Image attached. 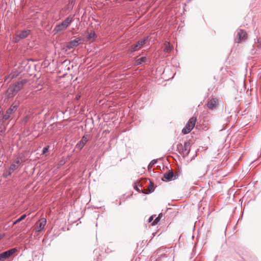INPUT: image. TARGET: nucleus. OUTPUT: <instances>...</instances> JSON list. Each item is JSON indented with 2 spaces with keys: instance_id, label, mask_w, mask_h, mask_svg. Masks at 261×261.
I'll return each instance as SVG.
<instances>
[{
  "instance_id": "1",
  "label": "nucleus",
  "mask_w": 261,
  "mask_h": 261,
  "mask_svg": "<svg viewBox=\"0 0 261 261\" xmlns=\"http://www.w3.org/2000/svg\"><path fill=\"white\" fill-rule=\"evenodd\" d=\"M28 80L23 79L20 81L16 82L12 85L9 86L7 90V95L9 97H13L19 91H20L27 84Z\"/></svg>"
},
{
  "instance_id": "2",
  "label": "nucleus",
  "mask_w": 261,
  "mask_h": 261,
  "mask_svg": "<svg viewBox=\"0 0 261 261\" xmlns=\"http://www.w3.org/2000/svg\"><path fill=\"white\" fill-rule=\"evenodd\" d=\"M73 20V17H67L61 23L57 24L54 28L53 31L57 33L66 30L72 22Z\"/></svg>"
},
{
  "instance_id": "3",
  "label": "nucleus",
  "mask_w": 261,
  "mask_h": 261,
  "mask_svg": "<svg viewBox=\"0 0 261 261\" xmlns=\"http://www.w3.org/2000/svg\"><path fill=\"white\" fill-rule=\"evenodd\" d=\"M190 143L188 141L184 142V145L181 143L177 145V150L180 154L182 155L184 158L187 156L190 151Z\"/></svg>"
},
{
  "instance_id": "4",
  "label": "nucleus",
  "mask_w": 261,
  "mask_h": 261,
  "mask_svg": "<svg viewBox=\"0 0 261 261\" xmlns=\"http://www.w3.org/2000/svg\"><path fill=\"white\" fill-rule=\"evenodd\" d=\"M196 121V118L191 117L186 123L185 127L182 129V133L185 135L189 133L194 128Z\"/></svg>"
},
{
  "instance_id": "5",
  "label": "nucleus",
  "mask_w": 261,
  "mask_h": 261,
  "mask_svg": "<svg viewBox=\"0 0 261 261\" xmlns=\"http://www.w3.org/2000/svg\"><path fill=\"white\" fill-rule=\"evenodd\" d=\"M19 106V101H14L10 106V107L7 110L5 113V119H9L10 115L14 113L18 109Z\"/></svg>"
},
{
  "instance_id": "6",
  "label": "nucleus",
  "mask_w": 261,
  "mask_h": 261,
  "mask_svg": "<svg viewBox=\"0 0 261 261\" xmlns=\"http://www.w3.org/2000/svg\"><path fill=\"white\" fill-rule=\"evenodd\" d=\"M247 38V33L242 29H238L237 31L236 42L240 43L245 40Z\"/></svg>"
},
{
  "instance_id": "7",
  "label": "nucleus",
  "mask_w": 261,
  "mask_h": 261,
  "mask_svg": "<svg viewBox=\"0 0 261 261\" xmlns=\"http://www.w3.org/2000/svg\"><path fill=\"white\" fill-rule=\"evenodd\" d=\"M147 40V38H144L139 40L135 44L132 45L129 49V51L132 53L139 50Z\"/></svg>"
},
{
  "instance_id": "8",
  "label": "nucleus",
  "mask_w": 261,
  "mask_h": 261,
  "mask_svg": "<svg viewBox=\"0 0 261 261\" xmlns=\"http://www.w3.org/2000/svg\"><path fill=\"white\" fill-rule=\"evenodd\" d=\"M17 251L16 248L11 249L0 254V261H4L9 258Z\"/></svg>"
},
{
  "instance_id": "9",
  "label": "nucleus",
  "mask_w": 261,
  "mask_h": 261,
  "mask_svg": "<svg viewBox=\"0 0 261 261\" xmlns=\"http://www.w3.org/2000/svg\"><path fill=\"white\" fill-rule=\"evenodd\" d=\"M80 39L76 38L66 43L65 45L66 50H70L71 49H73L74 47H76L80 44Z\"/></svg>"
},
{
  "instance_id": "10",
  "label": "nucleus",
  "mask_w": 261,
  "mask_h": 261,
  "mask_svg": "<svg viewBox=\"0 0 261 261\" xmlns=\"http://www.w3.org/2000/svg\"><path fill=\"white\" fill-rule=\"evenodd\" d=\"M88 139L87 136L84 135L81 140L76 145V148L79 150L82 149L86 143L88 142Z\"/></svg>"
},
{
  "instance_id": "11",
  "label": "nucleus",
  "mask_w": 261,
  "mask_h": 261,
  "mask_svg": "<svg viewBox=\"0 0 261 261\" xmlns=\"http://www.w3.org/2000/svg\"><path fill=\"white\" fill-rule=\"evenodd\" d=\"M173 176H174V173L172 170H169L168 172L164 173L163 177L162 178V180L163 181H171L173 179Z\"/></svg>"
},
{
  "instance_id": "12",
  "label": "nucleus",
  "mask_w": 261,
  "mask_h": 261,
  "mask_svg": "<svg viewBox=\"0 0 261 261\" xmlns=\"http://www.w3.org/2000/svg\"><path fill=\"white\" fill-rule=\"evenodd\" d=\"M218 100L217 98H213L210 100L207 104V107L211 110H214L217 107Z\"/></svg>"
},
{
  "instance_id": "13",
  "label": "nucleus",
  "mask_w": 261,
  "mask_h": 261,
  "mask_svg": "<svg viewBox=\"0 0 261 261\" xmlns=\"http://www.w3.org/2000/svg\"><path fill=\"white\" fill-rule=\"evenodd\" d=\"M46 223V218H42L40 220L39 225L38 226L36 227V231L37 232L40 231L41 230L44 228V227Z\"/></svg>"
},
{
  "instance_id": "14",
  "label": "nucleus",
  "mask_w": 261,
  "mask_h": 261,
  "mask_svg": "<svg viewBox=\"0 0 261 261\" xmlns=\"http://www.w3.org/2000/svg\"><path fill=\"white\" fill-rule=\"evenodd\" d=\"M19 74V73L17 71H13L10 74H9L6 77L5 80V82H9L12 79L15 77H16Z\"/></svg>"
},
{
  "instance_id": "15",
  "label": "nucleus",
  "mask_w": 261,
  "mask_h": 261,
  "mask_svg": "<svg viewBox=\"0 0 261 261\" xmlns=\"http://www.w3.org/2000/svg\"><path fill=\"white\" fill-rule=\"evenodd\" d=\"M30 33V30H24L21 31L20 33H19L17 36L19 37L20 39H24L27 38Z\"/></svg>"
},
{
  "instance_id": "16",
  "label": "nucleus",
  "mask_w": 261,
  "mask_h": 261,
  "mask_svg": "<svg viewBox=\"0 0 261 261\" xmlns=\"http://www.w3.org/2000/svg\"><path fill=\"white\" fill-rule=\"evenodd\" d=\"M172 49V46H171L169 42L166 41L165 43V48L164 49V51L165 53H169L171 51Z\"/></svg>"
},
{
  "instance_id": "17",
  "label": "nucleus",
  "mask_w": 261,
  "mask_h": 261,
  "mask_svg": "<svg viewBox=\"0 0 261 261\" xmlns=\"http://www.w3.org/2000/svg\"><path fill=\"white\" fill-rule=\"evenodd\" d=\"M5 121H0V135H4L5 133L6 127L4 122Z\"/></svg>"
},
{
  "instance_id": "18",
  "label": "nucleus",
  "mask_w": 261,
  "mask_h": 261,
  "mask_svg": "<svg viewBox=\"0 0 261 261\" xmlns=\"http://www.w3.org/2000/svg\"><path fill=\"white\" fill-rule=\"evenodd\" d=\"M154 190V184L152 182H150L148 186V192H144V194H148Z\"/></svg>"
},
{
  "instance_id": "19",
  "label": "nucleus",
  "mask_w": 261,
  "mask_h": 261,
  "mask_svg": "<svg viewBox=\"0 0 261 261\" xmlns=\"http://www.w3.org/2000/svg\"><path fill=\"white\" fill-rule=\"evenodd\" d=\"M146 60L145 57H141L139 59H138L136 61V65H140L142 64L143 62H144Z\"/></svg>"
},
{
  "instance_id": "20",
  "label": "nucleus",
  "mask_w": 261,
  "mask_h": 261,
  "mask_svg": "<svg viewBox=\"0 0 261 261\" xmlns=\"http://www.w3.org/2000/svg\"><path fill=\"white\" fill-rule=\"evenodd\" d=\"M95 36H96V34L94 33V32H91L88 34V36H87V39L89 40H91L92 39H94Z\"/></svg>"
},
{
  "instance_id": "21",
  "label": "nucleus",
  "mask_w": 261,
  "mask_h": 261,
  "mask_svg": "<svg viewBox=\"0 0 261 261\" xmlns=\"http://www.w3.org/2000/svg\"><path fill=\"white\" fill-rule=\"evenodd\" d=\"M162 217V215L161 214H160L159 216L154 220L152 223V225H155V224H156L160 221Z\"/></svg>"
},
{
  "instance_id": "22",
  "label": "nucleus",
  "mask_w": 261,
  "mask_h": 261,
  "mask_svg": "<svg viewBox=\"0 0 261 261\" xmlns=\"http://www.w3.org/2000/svg\"><path fill=\"white\" fill-rule=\"evenodd\" d=\"M8 119H5V114H4L2 111H0V121H6Z\"/></svg>"
},
{
  "instance_id": "23",
  "label": "nucleus",
  "mask_w": 261,
  "mask_h": 261,
  "mask_svg": "<svg viewBox=\"0 0 261 261\" xmlns=\"http://www.w3.org/2000/svg\"><path fill=\"white\" fill-rule=\"evenodd\" d=\"M17 168H18V165H17L15 164H12L10 167V170H11V171H14L15 170H16L17 169Z\"/></svg>"
},
{
  "instance_id": "24",
  "label": "nucleus",
  "mask_w": 261,
  "mask_h": 261,
  "mask_svg": "<svg viewBox=\"0 0 261 261\" xmlns=\"http://www.w3.org/2000/svg\"><path fill=\"white\" fill-rule=\"evenodd\" d=\"M31 116L29 115H26L25 116H24L23 119H22V122L24 123H26L28 122V121L29 120Z\"/></svg>"
},
{
  "instance_id": "25",
  "label": "nucleus",
  "mask_w": 261,
  "mask_h": 261,
  "mask_svg": "<svg viewBox=\"0 0 261 261\" xmlns=\"http://www.w3.org/2000/svg\"><path fill=\"white\" fill-rule=\"evenodd\" d=\"M257 43H258L257 47L258 48H261V37L257 39Z\"/></svg>"
},
{
  "instance_id": "26",
  "label": "nucleus",
  "mask_w": 261,
  "mask_h": 261,
  "mask_svg": "<svg viewBox=\"0 0 261 261\" xmlns=\"http://www.w3.org/2000/svg\"><path fill=\"white\" fill-rule=\"evenodd\" d=\"M49 148V146H47L43 148L42 150V154H45L46 152H47L48 151V149Z\"/></svg>"
},
{
  "instance_id": "27",
  "label": "nucleus",
  "mask_w": 261,
  "mask_h": 261,
  "mask_svg": "<svg viewBox=\"0 0 261 261\" xmlns=\"http://www.w3.org/2000/svg\"><path fill=\"white\" fill-rule=\"evenodd\" d=\"M134 188L139 193H144L142 190H140V189L136 185L134 186Z\"/></svg>"
},
{
  "instance_id": "28",
  "label": "nucleus",
  "mask_w": 261,
  "mask_h": 261,
  "mask_svg": "<svg viewBox=\"0 0 261 261\" xmlns=\"http://www.w3.org/2000/svg\"><path fill=\"white\" fill-rule=\"evenodd\" d=\"M26 217V215L24 214L22 215L20 217H19L18 219H17L18 222L21 221V220H23Z\"/></svg>"
},
{
  "instance_id": "29",
  "label": "nucleus",
  "mask_w": 261,
  "mask_h": 261,
  "mask_svg": "<svg viewBox=\"0 0 261 261\" xmlns=\"http://www.w3.org/2000/svg\"><path fill=\"white\" fill-rule=\"evenodd\" d=\"M156 160H152L149 164V166L151 164V165H154L155 163H156Z\"/></svg>"
},
{
  "instance_id": "30",
  "label": "nucleus",
  "mask_w": 261,
  "mask_h": 261,
  "mask_svg": "<svg viewBox=\"0 0 261 261\" xmlns=\"http://www.w3.org/2000/svg\"><path fill=\"white\" fill-rule=\"evenodd\" d=\"M153 219V216H150L148 219V222H151Z\"/></svg>"
},
{
  "instance_id": "31",
  "label": "nucleus",
  "mask_w": 261,
  "mask_h": 261,
  "mask_svg": "<svg viewBox=\"0 0 261 261\" xmlns=\"http://www.w3.org/2000/svg\"><path fill=\"white\" fill-rule=\"evenodd\" d=\"M74 4V0H69V4L73 5Z\"/></svg>"
},
{
  "instance_id": "32",
  "label": "nucleus",
  "mask_w": 261,
  "mask_h": 261,
  "mask_svg": "<svg viewBox=\"0 0 261 261\" xmlns=\"http://www.w3.org/2000/svg\"><path fill=\"white\" fill-rule=\"evenodd\" d=\"M4 176L5 177H7L8 176H9V175H8V171H7L5 173H4Z\"/></svg>"
},
{
  "instance_id": "33",
  "label": "nucleus",
  "mask_w": 261,
  "mask_h": 261,
  "mask_svg": "<svg viewBox=\"0 0 261 261\" xmlns=\"http://www.w3.org/2000/svg\"><path fill=\"white\" fill-rule=\"evenodd\" d=\"M8 175H10L11 174V173L13 172V171H11V170H10V169H9V170L8 171Z\"/></svg>"
},
{
  "instance_id": "34",
  "label": "nucleus",
  "mask_w": 261,
  "mask_h": 261,
  "mask_svg": "<svg viewBox=\"0 0 261 261\" xmlns=\"http://www.w3.org/2000/svg\"><path fill=\"white\" fill-rule=\"evenodd\" d=\"M18 223V221L17 220H16V221H15L13 223V225H15L16 223Z\"/></svg>"
},
{
  "instance_id": "35",
  "label": "nucleus",
  "mask_w": 261,
  "mask_h": 261,
  "mask_svg": "<svg viewBox=\"0 0 261 261\" xmlns=\"http://www.w3.org/2000/svg\"><path fill=\"white\" fill-rule=\"evenodd\" d=\"M17 164H19L20 163V161L19 160H17L16 162Z\"/></svg>"
},
{
  "instance_id": "36",
  "label": "nucleus",
  "mask_w": 261,
  "mask_h": 261,
  "mask_svg": "<svg viewBox=\"0 0 261 261\" xmlns=\"http://www.w3.org/2000/svg\"><path fill=\"white\" fill-rule=\"evenodd\" d=\"M3 236L0 234V240L3 238Z\"/></svg>"
},
{
  "instance_id": "37",
  "label": "nucleus",
  "mask_w": 261,
  "mask_h": 261,
  "mask_svg": "<svg viewBox=\"0 0 261 261\" xmlns=\"http://www.w3.org/2000/svg\"><path fill=\"white\" fill-rule=\"evenodd\" d=\"M188 1H189V2H190V0H188Z\"/></svg>"
},
{
  "instance_id": "38",
  "label": "nucleus",
  "mask_w": 261,
  "mask_h": 261,
  "mask_svg": "<svg viewBox=\"0 0 261 261\" xmlns=\"http://www.w3.org/2000/svg\"><path fill=\"white\" fill-rule=\"evenodd\" d=\"M0 163H2L1 161H0Z\"/></svg>"
}]
</instances>
